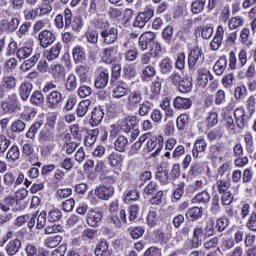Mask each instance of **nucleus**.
Here are the masks:
<instances>
[{"instance_id": "nucleus-1", "label": "nucleus", "mask_w": 256, "mask_h": 256, "mask_svg": "<svg viewBox=\"0 0 256 256\" xmlns=\"http://www.w3.org/2000/svg\"><path fill=\"white\" fill-rule=\"evenodd\" d=\"M94 29L100 30V37L104 45H113L119 38V30L117 27L111 26L109 21L103 18H97L92 21Z\"/></svg>"}, {"instance_id": "nucleus-2", "label": "nucleus", "mask_w": 256, "mask_h": 256, "mask_svg": "<svg viewBox=\"0 0 256 256\" xmlns=\"http://www.w3.org/2000/svg\"><path fill=\"white\" fill-rule=\"evenodd\" d=\"M64 19L66 29L72 27V30L76 31V33H79V31L83 29V18L81 16H75L73 18V13L71 12V9L66 8L64 10Z\"/></svg>"}, {"instance_id": "nucleus-3", "label": "nucleus", "mask_w": 256, "mask_h": 256, "mask_svg": "<svg viewBox=\"0 0 256 256\" xmlns=\"http://www.w3.org/2000/svg\"><path fill=\"white\" fill-rule=\"evenodd\" d=\"M23 181H25V174L21 172L17 175L15 172L9 171L3 175V184L6 189H11L12 185L14 187H19Z\"/></svg>"}, {"instance_id": "nucleus-4", "label": "nucleus", "mask_w": 256, "mask_h": 256, "mask_svg": "<svg viewBox=\"0 0 256 256\" xmlns=\"http://www.w3.org/2000/svg\"><path fill=\"white\" fill-rule=\"evenodd\" d=\"M203 239H205V229L201 225L195 226L193 229V236L190 240V244H185L187 249H199L203 245Z\"/></svg>"}, {"instance_id": "nucleus-5", "label": "nucleus", "mask_w": 256, "mask_h": 256, "mask_svg": "<svg viewBox=\"0 0 256 256\" xmlns=\"http://www.w3.org/2000/svg\"><path fill=\"white\" fill-rule=\"evenodd\" d=\"M155 15V10L152 8H146L144 11L140 12L134 21V27H138L139 29H143L149 21H151L152 17Z\"/></svg>"}, {"instance_id": "nucleus-6", "label": "nucleus", "mask_w": 256, "mask_h": 256, "mask_svg": "<svg viewBox=\"0 0 256 256\" xmlns=\"http://www.w3.org/2000/svg\"><path fill=\"white\" fill-rule=\"evenodd\" d=\"M1 108L4 113H11L15 111V109H19V99L17 98V94L12 93L8 95V98L1 103Z\"/></svg>"}, {"instance_id": "nucleus-7", "label": "nucleus", "mask_w": 256, "mask_h": 256, "mask_svg": "<svg viewBox=\"0 0 256 256\" xmlns=\"http://www.w3.org/2000/svg\"><path fill=\"white\" fill-rule=\"evenodd\" d=\"M55 39H57V37H55V34H53V32L47 29L42 30L38 34V41L40 43V46L44 49H46V47L53 45V43H55Z\"/></svg>"}, {"instance_id": "nucleus-8", "label": "nucleus", "mask_w": 256, "mask_h": 256, "mask_svg": "<svg viewBox=\"0 0 256 256\" xmlns=\"http://www.w3.org/2000/svg\"><path fill=\"white\" fill-rule=\"evenodd\" d=\"M95 195L102 201H109L115 195V188L113 186L101 185L96 187Z\"/></svg>"}, {"instance_id": "nucleus-9", "label": "nucleus", "mask_w": 256, "mask_h": 256, "mask_svg": "<svg viewBox=\"0 0 256 256\" xmlns=\"http://www.w3.org/2000/svg\"><path fill=\"white\" fill-rule=\"evenodd\" d=\"M234 117L236 121L237 127L239 129H245L247 124L249 123V116H247V112H245V108L239 107L234 110Z\"/></svg>"}, {"instance_id": "nucleus-10", "label": "nucleus", "mask_w": 256, "mask_h": 256, "mask_svg": "<svg viewBox=\"0 0 256 256\" xmlns=\"http://www.w3.org/2000/svg\"><path fill=\"white\" fill-rule=\"evenodd\" d=\"M146 147L149 152L154 151L156 148V151L152 154V157H157L159 153H161V150L163 149V136H158L149 138V140L146 143Z\"/></svg>"}, {"instance_id": "nucleus-11", "label": "nucleus", "mask_w": 256, "mask_h": 256, "mask_svg": "<svg viewBox=\"0 0 256 256\" xmlns=\"http://www.w3.org/2000/svg\"><path fill=\"white\" fill-rule=\"evenodd\" d=\"M60 137H62L63 140V151H65L67 155H73L78 147L77 142L71 140V134L69 133L60 134Z\"/></svg>"}, {"instance_id": "nucleus-12", "label": "nucleus", "mask_w": 256, "mask_h": 256, "mask_svg": "<svg viewBox=\"0 0 256 256\" xmlns=\"http://www.w3.org/2000/svg\"><path fill=\"white\" fill-rule=\"evenodd\" d=\"M17 27H19V19L18 18H11L3 19L0 21V31L2 33H13L17 31Z\"/></svg>"}, {"instance_id": "nucleus-13", "label": "nucleus", "mask_w": 256, "mask_h": 256, "mask_svg": "<svg viewBox=\"0 0 256 256\" xmlns=\"http://www.w3.org/2000/svg\"><path fill=\"white\" fill-rule=\"evenodd\" d=\"M103 219V212L91 209L87 213L86 223L89 227H99V222Z\"/></svg>"}, {"instance_id": "nucleus-14", "label": "nucleus", "mask_w": 256, "mask_h": 256, "mask_svg": "<svg viewBox=\"0 0 256 256\" xmlns=\"http://www.w3.org/2000/svg\"><path fill=\"white\" fill-rule=\"evenodd\" d=\"M48 124L40 131L38 135V141L41 145H49V143H53L55 141V134L53 130L47 128Z\"/></svg>"}, {"instance_id": "nucleus-15", "label": "nucleus", "mask_w": 256, "mask_h": 256, "mask_svg": "<svg viewBox=\"0 0 256 256\" xmlns=\"http://www.w3.org/2000/svg\"><path fill=\"white\" fill-rule=\"evenodd\" d=\"M206 149H207V141H205V139L196 140L192 149V157H194V159L203 158L205 155Z\"/></svg>"}, {"instance_id": "nucleus-16", "label": "nucleus", "mask_w": 256, "mask_h": 256, "mask_svg": "<svg viewBox=\"0 0 256 256\" xmlns=\"http://www.w3.org/2000/svg\"><path fill=\"white\" fill-rule=\"evenodd\" d=\"M90 11L99 17L105 15L107 13V2L105 0H91Z\"/></svg>"}, {"instance_id": "nucleus-17", "label": "nucleus", "mask_w": 256, "mask_h": 256, "mask_svg": "<svg viewBox=\"0 0 256 256\" xmlns=\"http://www.w3.org/2000/svg\"><path fill=\"white\" fill-rule=\"evenodd\" d=\"M155 33L153 32H145L139 38V47L142 51H147L153 45L155 41Z\"/></svg>"}, {"instance_id": "nucleus-18", "label": "nucleus", "mask_w": 256, "mask_h": 256, "mask_svg": "<svg viewBox=\"0 0 256 256\" xmlns=\"http://www.w3.org/2000/svg\"><path fill=\"white\" fill-rule=\"evenodd\" d=\"M105 117V111L101 106L95 107L91 112V118L89 120L90 125L92 127H97V125H101V121Z\"/></svg>"}, {"instance_id": "nucleus-19", "label": "nucleus", "mask_w": 256, "mask_h": 256, "mask_svg": "<svg viewBox=\"0 0 256 256\" xmlns=\"http://www.w3.org/2000/svg\"><path fill=\"white\" fill-rule=\"evenodd\" d=\"M141 101H143V94H141V92L134 91L128 95L126 105L128 109H137V107L141 105Z\"/></svg>"}, {"instance_id": "nucleus-20", "label": "nucleus", "mask_w": 256, "mask_h": 256, "mask_svg": "<svg viewBox=\"0 0 256 256\" xmlns=\"http://www.w3.org/2000/svg\"><path fill=\"white\" fill-rule=\"evenodd\" d=\"M63 95L59 91H52L46 96V103H48L49 109H55L59 103H61Z\"/></svg>"}, {"instance_id": "nucleus-21", "label": "nucleus", "mask_w": 256, "mask_h": 256, "mask_svg": "<svg viewBox=\"0 0 256 256\" xmlns=\"http://www.w3.org/2000/svg\"><path fill=\"white\" fill-rule=\"evenodd\" d=\"M135 125H137V116H127L121 123V131L131 133L135 129Z\"/></svg>"}, {"instance_id": "nucleus-22", "label": "nucleus", "mask_w": 256, "mask_h": 256, "mask_svg": "<svg viewBox=\"0 0 256 256\" xmlns=\"http://www.w3.org/2000/svg\"><path fill=\"white\" fill-rule=\"evenodd\" d=\"M209 81H213V74L209 70H198L197 83L200 87L205 89L209 84Z\"/></svg>"}, {"instance_id": "nucleus-23", "label": "nucleus", "mask_w": 256, "mask_h": 256, "mask_svg": "<svg viewBox=\"0 0 256 256\" xmlns=\"http://www.w3.org/2000/svg\"><path fill=\"white\" fill-rule=\"evenodd\" d=\"M185 217L191 222L199 221L203 217V208L197 206L189 208L185 213Z\"/></svg>"}, {"instance_id": "nucleus-24", "label": "nucleus", "mask_w": 256, "mask_h": 256, "mask_svg": "<svg viewBox=\"0 0 256 256\" xmlns=\"http://www.w3.org/2000/svg\"><path fill=\"white\" fill-rule=\"evenodd\" d=\"M223 35H225V30L223 29V26H218L215 37L210 43L211 49H213V51H217L219 47H221V44L223 43Z\"/></svg>"}, {"instance_id": "nucleus-25", "label": "nucleus", "mask_w": 256, "mask_h": 256, "mask_svg": "<svg viewBox=\"0 0 256 256\" xmlns=\"http://www.w3.org/2000/svg\"><path fill=\"white\" fill-rule=\"evenodd\" d=\"M211 201V194L207 190H203L195 195L192 199L194 205H208Z\"/></svg>"}, {"instance_id": "nucleus-26", "label": "nucleus", "mask_w": 256, "mask_h": 256, "mask_svg": "<svg viewBox=\"0 0 256 256\" xmlns=\"http://www.w3.org/2000/svg\"><path fill=\"white\" fill-rule=\"evenodd\" d=\"M191 105H193V101L190 98L178 96L173 100L174 109H191Z\"/></svg>"}, {"instance_id": "nucleus-27", "label": "nucleus", "mask_w": 256, "mask_h": 256, "mask_svg": "<svg viewBox=\"0 0 256 256\" xmlns=\"http://www.w3.org/2000/svg\"><path fill=\"white\" fill-rule=\"evenodd\" d=\"M109 84V72L102 71L100 72L96 78L94 85L96 89H105L106 85Z\"/></svg>"}, {"instance_id": "nucleus-28", "label": "nucleus", "mask_w": 256, "mask_h": 256, "mask_svg": "<svg viewBox=\"0 0 256 256\" xmlns=\"http://www.w3.org/2000/svg\"><path fill=\"white\" fill-rule=\"evenodd\" d=\"M20 157H21V150L19 149V146H17L16 144L12 145L6 153V159L11 163H15L16 161H19Z\"/></svg>"}, {"instance_id": "nucleus-29", "label": "nucleus", "mask_w": 256, "mask_h": 256, "mask_svg": "<svg viewBox=\"0 0 256 256\" xmlns=\"http://www.w3.org/2000/svg\"><path fill=\"white\" fill-rule=\"evenodd\" d=\"M33 91V84L31 82H24L19 87V96L22 101H27L29 95Z\"/></svg>"}, {"instance_id": "nucleus-30", "label": "nucleus", "mask_w": 256, "mask_h": 256, "mask_svg": "<svg viewBox=\"0 0 256 256\" xmlns=\"http://www.w3.org/2000/svg\"><path fill=\"white\" fill-rule=\"evenodd\" d=\"M19 249H21V240L17 238L11 240L8 245L5 246V251L9 256L17 255V253H19Z\"/></svg>"}, {"instance_id": "nucleus-31", "label": "nucleus", "mask_w": 256, "mask_h": 256, "mask_svg": "<svg viewBox=\"0 0 256 256\" xmlns=\"http://www.w3.org/2000/svg\"><path fill=\"white\" fill-rule=\"evenodd\" d=\"M205 5H207V0H194L190 6L191 14L199 15V13H203Z\"/></svg>"}, {"instance_id": "nucleus-32", "label": "nucleus", "mask_w": 256, "mask_h": 256, "mask_svg": "<svg viewBox=\"0 0 256 256\" xmlns=\"http://www.w3.org/2000/svg\"><path fill=\"white\" fill-rule=\"evenodd\" d=\"M153 110V104L149 100H145L138 106V115L140 117H147L149 113Z\"/></svg>"}, {"instance_id": "nucleus-33", "label": "nucleus", "mask_w": 256, "mask_h": 256, "mask_svg": "<svg viewBox=\"0 0 256 256\" xmlns=\"http://www.w3.org/2000/svg\"><path fill=\"white\" fill-rule=\"evenodd\" d=\"M62 241L63 236L61 235L50 236L44 240V245L45 247H48V249H55V247H59V245H61Z\"/></svg>"}, {"instance_id": "nucleus-34", "label": "nucleus", "mask_w": 256, "mask_h": 256, "mask_svg": "<svg viewBox=\"0 0 256 256\" xmlns=\"http://www.w3.org/2000/svg\"><path fill=\"white\" fill-rule=\"evenodd\" d=\"M72 55L75 63H84L85 59H87L85 50L81 46L74 47L72 50Z\"/></svg>"}, {"instance_id": "nucleus-35", "label": "nucleus", "mask_w": 256, "mask_h": 256, "mask_svg": "<svg viewBox=\"0 0 256 256\" xmlns=\"http://www.w3.org/2000/svg\"><path fill=\"white\" fill-rule=\"evenodd\" d=\"M89 107H91V100L86 99L80 101L76 109L77 117H85V115H87V112L89 111Z\"/></svg>"}, {"instance_id": "nucleus-36", "label": "nucleus", "mask_w": 256, "mask_h": 256, "mask_svg": "<svg viewBox=\"0 0 256 256\" xmlns=\"http://www.w3.org/2000/svg\"><path fill=\"white\" fill-rule=\"evenodd\" d=\"M201 57V49L194 46L188 55V65H197L199 58Z\"/></svg>"}, {"instance_id": "nucleus-37", "label": "nucleus", "mask_w": 256, "mask_h": 256, "mask_svg": "<svg viewBox=\"0 0 256 256\" xmlns=\"http://www.w3.org/2000/svg\"><path fill=\"white\" fill-rule=\"evenodd\" d=\"M94 253L96 256H107L109 254V243L106 240H100L96 245Z\"/></svg>"}, {"instance_id": "nucleus-38", "label": "nucleus", "mask_w": 256, "mask_h": 256, "mask_svg": "<svg viewBox=\"0 0 256 256\" xmlns=\"http://www.w3.org/2000/svg\"><path fill=\"white\" fill-rule=\"evenodd\" d=\"M49 72L54 77V79H63L65 77L66 70L65 66L63 65H54L51 66Z\"/></svg>"}, {"instance_id": "nucleus-39", "label": "nucleus", "mask_w": 256, "mask_h": 256, "mask_svg": "<svg viewBox=\"0 0 256 256\" xmlns=\"http://www.w3.org/2000/svg\"><path fill=\"white\" fill-rule=\"evenodd\" d=\"M205 171V167H203V163L194 161L189 170V175L192 177H199V175H203Z\"/></svg>"}, {"instance_id": "nucleus-40", "label": "nucleus", "mask_w": 256, "mask_h": 256, "mask_svg": "<svg viewBox=\"0 0 256 256\" xmlns=\"http://www.w3.org/2000/svg\"><path fill=\"white\" fill-rule=\"evenodd\" d=\"M30 103L36 107L43 105V103H45V97L43 96V93H41L39 90L34 91L30 96Z\"/></svg>"}, {"instance_id": "nucleus-41", "label": "nucleus", "mask_w": 256, "mask_h": 256, "mask_svg": "<svg viewBox=\"0 0 256 256\" xmlns=\"http://www.w3.org/2000/svg\"><path fill=\"white\" fill-rule=\"evenodd\" d=\"M191 89H193L192 78H184L178 85V91H180V93H189Z\"/></svg>"}, {"instance_id": "nucleus-42", "label": "nucleus", "mask_w": 256, "mask_h": 256, "mask_svg": "<svg viewBox=\"0 0 256 256\" xmlns=\"http://www.w3.org/2000/svg\"><path fill=\"white\" fill-rule=\"evenodd\" d=\"M155 179H157V181H160L162 185H167V183H169V170L158 168L155 173Z\"/></svg>"}, {"instance_id": "nucleus-43", "label": "nucleus", "mask_w": 256, "mask_h": 256, "mask_svg": "<svg viewBox=\"0 0 256 256\" xmlns=\"http://www.w3.org/2000/svg\"><path fill=\"white\" fill-rule=\"evenodd\" d=\"M127 145H129V140L123 135L119 136L114 142V147L116 151H119L120 153H123L125 151Z\"/></svg>"}, {"instance_id": "nucleus-44", "label": "nucleus", "mask_w": 256, "mask_h": 256, "mask_svg": "<svg viewBox=\"0 0 256 256\" xmlns=\"http://www.w3.org/2000/svg\"><path fill=\"white\" fill-rule=\"evenodd\" d=\"M89 71H91L89 66L80 65L76 67V74L79 76L82 83L87 81V77H89Z\"/></svg>"}, {"instance_id": "nucleus-45", "label": "nucleus", "mask_w": 256, "mask_h": 256, "mask_svg": "<svg viewBox=\"0 0 256 256\" xmlns=\"http://www.w3.org/2000/svg\"><path fill=\"white\" fill-rule=\"evenodd\" d=\"M9 147H11V140L4 134H0V157H3L7 153Z\"/></svg>"}, {"instance_id": "nucleus-46", "label": "nucleus", "mask_w": 256, "mask_h": 256, "mask_svg": "<svg viewBox=\"0 0 256 256\" xmlns=\"http://www.w3.org/2000/svg\"><path fill=\"white\" fill-rule=\"evenodd\" d=\"M26 127L27 124L23 120L17 119L11 124L10 131L12 133H23Z\"/></svg>"}, {"instance_id": "nucleus-47", "label": "nucleus", "mask_w": 256, "mask_h": 256, "mask_svg": "<svg viewBox=\"0 0 256 256\" xmlns=\"http://www.w3.org/2000/svg\"><path fill=\"white\" fill-rule=\"evenodd\" d=\"M108 161L111 167H119L121 166V163H123V155L117 152L111 153L108 157Z\"/></svg>"}, {"instance_id": "nucleus-48", "label": "nucleus", "mask_w": 256, "mask_h": 256, "mask_svg": "<svg viewBox=\"0 0 256 256\" xmlns=\"http://www.w3.org/2000/svg\"><path fill=\"white\" fill-rule=\"evenodd\" d=\"M41 127H43V121L32 124L26 133L27 139H35V135H37V132Z\"/></svg>"}, {"instance_id": "nucleus-49", "label": "nucleus", "mask_w": 256, "mask_h": 256, "mask_svg": "<svg viewBox=\"0 0 256 256\" xmlns=\"http://www.w3.org/2000/svg\"><path fill=\"white\" fill-rule=\"evenodd\" d=\"M245 149L247 153H253L255 151V145L253 143V134L250 132L244 135Z\"/></svg>"}, {"instance_id": "nucleus-50", "label": "nucleus", "mask_w": 256, "mask_h": 256, "mask_svg": "<svg viewBox=\"0 0 256 256\" xmlns=\"http://www.w3.org/2000/svg\"><path fill=\"white\" fill-rule=\"evenodd\" d=\"M249 35H251V30H249V28H244L240 32L241 43H243V45H246V47L248 48L253 45V41L249 40Z\"/></svg>"}, {"instance_id": "nucleus-51", "label": "nucleus", "mask_w": 256, "mask_h": 256, "mask_svg": "<svg viewBox=\"0 0 256 256\" xmlns=\"http://www.w3.org/2000/svg\"><path fill=\"white\" fill-rule=\"evenodd\" d=\"M216 187L218 189V193L220 194L227 192V189L230 187L229 180L227 178H218L216 181Z\"/></svg>"}, {"instance_id": "nucleus-52", "label": "nucleus", "mask_w": 256, "mask_h": 256, "mask_svg": "<svg viewBox=\"0 0 256 256\" xmlns=\"http://www.w3.org/2000/svg\"><path fill=\"white\" fill-rule=\"evenodd\" d=\"M188 123L189 115L187 114H181L176 120V125L179 131H185V128L187 127Z\"/></svg>"}, {"instance_id": "nucleus-53", "label": "nucleus", "mask_w": 256, "mask_h": 256, "mask_svg": "<svg viewBox=\"0 0 256 256\" xmlns=\"http://www.w3.org/2000/svg\"><path fill=\"white\" fill-rule=\"evenodd\" d=\"M63 226L60 224H50L44 229L45 235H53L55 233H63Z\"/></svg>"}, {"instance_id": "nucleus-54", "label": "nucleus", "mask_w": 256, "mask_h": 256, "mask_svg": "<svg viewBox=\"0 0 256 256\" xmlns=\"http://www.w3.org/2000/svg\"><path fill=\"white\" fill-rule=\"evenodd\" d=\"M223 146L221 145H212L210 147V157L211 159H221V155H223Z\"/></svg>"}, {"instance_id": "nucleus-55", "label": "nucleus", "mask_w": 256, "mask_h": 256, "mask_svg": "<svg viewBox=\"0 0 256 256\" xmlns=\"http://www.w3.org/2000/svg\"><path fill=\"white\" fill-rule=\"evenodd\" d=\"M146 221H147V225H149V227H156L157 222L159 221V215H157V211L150 210L148 213V216L146 218Z\"/></svg>"}, {"instance_id": "nucleus-56", "label": "nucleus", "mask_w": 256, "mask_h": 256, "mask_svg": "<svg viewBox=\"0 0 256 256\" xmlns=\"http://www.w3.org/2000/svg\"><path fill=\"white\" fill-rule=\"evenodd\" d=\"M210 212L212 213V215H217L221 213V203H220L219 195H215L213 197Z\"/></svg>"}, {"instance_id": "nucleus-57", "label": "nucleus", "mask_w": 256, "mask_h": 256, "mask_svg": "<svg viewBox=\"0 0 256 256\" xmlns=\"http://www.w3.org/2000/svg\"><path fill=\"white\" fill-rule=\"evenodd\" d=\"M159 191V184L155 181H150L145 187H144V194L145 195H154Z\"/></svg>"}, {"instance_id": "nucleus-58", "label": "nucleus", "mask_w": 256, "mask_h": 256, "mask_svg": "<svg viewBox=\"0 0 256 256\" xmlns=\"http://www.w3.org/2000/svg\"><path fill=\"white\" fill-rule=\"evenodd\" d=\"M65 87L67 91H75L77 89V77L70 74L66 79Z\"/></svg>"}, {"instance_id": "nucleus-59", "label": "nucleus", "mask_w": 256, "mask_h": 256, "mask_svg": "<svg viewBox=\"0 0 256 256\" xmlns=\"http://www.w3.org/2000/svg\"><path fill=\"white\" fill-rule=\"evenodd\" d=\"M215 235V221L210 220L204 228V239H209Z\"/></svg>"}, {"instance_id": "nucleus-60", "label": "nucleus", "mask_w": 256, "mask_h": 256, "mask_svg": "<svg viewBox=\"0 0 256 256\" xmlns=\"http://www.w3.org/2000/svg\"><path fill=\"white\" fill-rule=\"evenodd\" d=\"M220 247L222 251H231L235 247V240L233 238H223Z\"/></svg>"}, {"instance_id": "nucleus-61", "label": "nucleus", "mask_w": 256, "mask_h": 256, "mask_svg": "<svg viewBox=\"0 0 256 256\" xmlns=\"http://www.w3.org/2000/svg\"><path fill=\"white\" fill-rule=\"evenodd\" d=\"M227 227H229V219L222 217L216 221V229L218 233H223Z\"/></svg>"}, {"instance_id": "nucleus-62", "label": "nucleus", "mask_w": 256, "mask_h": 256, "mask_svg": "<svg viewBox=\"0 0 256 256\" xmlns=\"http://www.w3.org/2000/svg\"><path fill=\"white\" fill-rule=\"evenodd\" d=\"M33 53V48L31 47H22L17 51L18 59H27Z\"/></svg>"}, {"instance_id": "nucleus-63", "label": "nucleus", "mask_w": 256, "mask_h": 256, "mask_svg": "<svg viewBox=\"0 0 256 256\" xmlns=\"http://www.w3.org/2000/svg\"><path fill=\"white\" fill-rule=\"evenodd\" d=\"M223 128H216L214 130H211L209 133H208V138L211 140V141H215V139H221V137H223Z\"/></svg>"}, {"instance_id": "nucleus-64", "label": "nucleus", "mask_w": 256, "mask_h": 256, "mask_svg": "<svg viewBox=\"0 0 256 256\" xmlns=\"http://www.w3.org/2000/svg\"><path fill=\"white\" fill-rule=\"evenodd\" d=\"M150 118L152 119L153 123H161L163 121V112H161L159 109H153Z\"/></svg>"}]
</instances>
